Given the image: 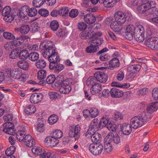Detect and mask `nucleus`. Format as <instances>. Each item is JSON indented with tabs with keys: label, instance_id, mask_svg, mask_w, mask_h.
<instances>
[{
	"label": "nucleus",
	"instance_id": "f257e3e1",
	"mask_svg": "<svg viewBox=\"0 0 158 158\" xmlns=\"http://www.w3.org/2000/svg\"><path fill=\"white\" fill-rule=\"evenodd\" d=\"M157 109H144L141 111L139 115L135 116L131 119L130 124L134 129L142 127L149 122L153 117L154 112Z\"/></svg>",
	"mask_w": 158,
	"mask_h": 158
},
{
	"label": "nucleus",
	"instance_id": "f03ea898",
	"mask_svg": "<svg viewBox=\"0 0 158 158\" xmlns=\"http://www.w3.org/2000/svg\"><path fill=\"white\" fill-rule=\"evenodd\" d=\"M72 80L70 78H67L65 80L62 76L57 77L55 82L56 87L60 86L59 89L60 92L64 94H69L71 91V85Z\"/></svg>",
	"mask_w": 158,
	"mask_h": 158
},
{
	"label": "nucleus",
	"instance_id": "7ed1b4c3",
	"mask_svg": "<svg viewBox=\"0 0 158 158\" xmlns=\"http://www.w3.org/2000/svg\"><path fill=\"white\" fill-rule=\"evenodd\" d=\"M137 10L141 14H143L148 10L149 12L151 15L156 14V10L155 2L153 1H148L147 3L139 6Z\"/></svg>",
	"mask_w": 158,
	"mask_h": 158
},
{
	"label": "nucleus",
	"instance_id": "20e7f679",
	"mask_svg": "<svg viewBox=\"0 0 158 158\" xmlns=\"http://www.w3.org/2000/svg\"><path fill=\"white\" fill-rule=\"evenodd\" d=\"M114 17L115 21L120 25L123 24L126 20L130 21L132 19V15L128 11L123 13L121 11H118L115 14Z\"/></svg>",
	"mask_w": 158,
	"mask_h": 158
},
{
	"label": "nucleus",
	"instance_id": "39448f33",
	"mask_svg": "<svg viewBox=\"0 0 158 158\" xmlns=\"http://www.w3.org/2000/svg\"><path fill=\"white\" fill-rule=\"evenodd\" d=\"M134 37L136 41L139 42L143 41L144 39V30L143 27L141 25L136 27L134 34Z\"/></svg>",
	"mask_w": 158,
	"mask_h": 158
},
{
	"label": "nucleus",
	"instance_id": "423d86ee",
	"mask_svg": "<svg viewBox=\"0 0 158 158\" xmlns=\"http://www.w3.org/2000/svg\"><path fill=\"white\" fill-rule=\"evenodd\" d=\"M81 128L78 125L75 127L70 126L69 128V136L71 138H74L75 140H77L80 137Z\"/></svg>",
	"mask_w": 158,
	"mask_h": 158
},
{
	"label": "nucleus",
	"instance_id": "0eeeda50",
	"mask_svg": "<svg viewBox=\"0 0 158 158\" xmlns=\"http://www.w3.org/2000/svg\"><path fill=\"white\" fill-rule=\"evenodd\" d=\"M98 120L97 119H94L93 120L91 124L85 134V136L89 138L91 136V133L98 130L100 128H101L99 125V123L98 124Z\"/></svg>",
	"mask_w": 158,
	"mask_h": 158
},
{
	"label": "nucleus",
	"instance_id": "6e6552de",
	"mask_svg": "<svg viewBox=\"0 0 158 158\" xmlns=\"http://www.w3.org/2000/svg\"><path fill=\"white\" fill-rule=\"evenodd\" d=\"M89 149L93 154L95 155H98L102 152L103 146L100 143H93L89 145Z\"/></svg>",
	"mask_w": 158,
	"mask_h": 158
},
{
	"label": "nucleus",
	"instance_id": "1a4fd4ad",
	"mask_svg": "<svg viewBox=\"0 0 158 158\" xmlns=\"http://www.w3.org/2000/svg\"><path fill=\"white\" fill-rule=\"evenodd\" d=\"M94 77L96 80L102 83H105L108 78L107 75L105 73L98 71L94 74Z\"/></svg>",
	"mask_w": 158,
	"mask_h": 158
},
{
	"label": "nucleus",
	"instance_id": "9d476101",
	"mask_svg": "<svg viewBox=\"0 0 158 158\" xmlns=\"http://www.w3.org/2000/svg\"><path fill=\"white\" fill-rule=\"evenodd\" d=\"M59 140L52 136H48L44 140L45 144L48 147L52 148L56 146L59 143Z\"/></svg>",
	"mask_w": 158,
	"mask_h": 158
},
{
	"label": "nucleus",
	"instance_id": "9b49d317",
	"mask_svg": "<svg viewBox=\"0 0 158 158\" xmlns=\"http://www.w3.org/2000/svg\"><path fill=\"white\" fill-rule=\"evenodd\" d=\"M49 68L50 69L54 70V72L56 73H58L64 68V66L58 62L50 63Z\"/></svg>",
	"mask_w": 158,
	"mask_h": 158
},
{
	"label": "nucleus",
	"instance_id": "f8f14e48",
	"mask_svg": "<svg viewBox=\"0 0 158 158\" xmlns=\"http://www.w3.org/2000/svg\"><path fill=\"white\" fill-rule=\"evenodd\" d=\"M121 131L123 134L126 135H129L132 131V127L130 124L125 123L120 126Z\"/></svg>",
	"mask_w": 158,
	"mask_h": 158
},
{
	"label": "nucleus",
	"instance_id": "ddd939ff",
	"mask_svg": "<svg viewBox=\"0 0 158 158\" xmlns=\"http://www.w3.org/2000/svg\"><path fill=\"white\" fill-rule=\"evenodd\" d=\"M43 95L40 93L32 94L30 97V100L32 103L37 104L41 102L43 98Z\"/></svg>",
	"mask_w": 158,
	"mask_h": 158
},
{
	"label": "nucleus",
	"instance_id": "4468645a",
	"mask_svg": "<svg viewBox=\"0 0 158 158\" xmlns=\"http://www.w3.org/2000/svg\"><path fill=\"white\" fill-rule=\"evenodd\" d=\"M110 138L108 137H106L104 139V150L107 153H109L113 149L112 147V144L110 141Z\"/></svg>",
	"mask_w": 158,
	"mask_h": 158
},
{
	"label": "nucleus",
	"instance_id": "2eb2a0df",
	"mask_svg": "<svg viewBox=\"0 0 158 158\" xmlns=\"http://www.w3.org/2000/svg\"><path fill=\"white\" fill-rule=\"evenodd\" d=\"M110 94L113 98H118L122 97L123 93L121 90L116 88H113L110 89Z\"/></svg>",
	"mask_w": 158,
	"mask_h": 158
},
{
	"label": "nucleus",
	"instance_id": "dca6fc26",
	"mask_svg": "<svg viewBox=\"0 0 158 158\" xmlns=\"http://www.w3.org/2000/svg\"><path fill=\"white\" fill-rule=\"evenodd\" d=\"M24 139L21 142H24L27 146L31 147L35 144V142L30 135L27 134L24 138Z\"/></svg>",
	"mask_w": 158,
	"mask_h": 158
},
{
	"label": "nucleus",
	"instance_id": "f3484780",
	"mask_svg": "<svg viewBox=\"0 0 158 158\" xmlns=\"http://www.w3.org/2000/svg\"><path fill=\"white\" fill-rule=\"evenodd\" d=\"M46 71L44 70H41L38 71L37 73L38 78L39 80H40L39 82V84L44 85V83L45 82V80H44L47 75Z\"/></svg>",
	"mask_w": 158,
	"mask_h": 158
},
{
	"label": "nucleus",
	"instance_id": "a211bd4d",
	"mask_svg": "<svg viewBox=\"0 0 158 158\" xmlns=\"http://www.w3.org/2000/svg\"><path fill=\"white\" fill-rule=\"evenodd\" d=\"M28 37L27 36L21 35L19 37H17L15 38L13 41L16 47L21 45L24 42L25 40L28 39Z\"/></svg>",
	"mask_w": 158,
	"mask_h": 158
},
{
	"label": "nucleus",
	"instance_id": "6ab92c4d",
	"mask_svg": "<svg viewBox=\"0 0 158 158\" xmlns=\"http://www.w3.org/2000/svg\"><path fill=\"white\" fill-rule=\"evenodd\" d=\"M84 21L88 24H92L96 21V17L92 13L87 14L84 17Z\"/></svg>",
	"mask_w": 158,
	"mask_h": 158
},
{
	"label": "nucleus",
	"instance_id": "aec40b11",
	"mask_svg": "<svg viewBox=\"0 0 158 158\" xmlns=\"http://www.w3.org/2000/svg\"><path fill=\"white\" fill-rule=\"evenodd\" d=\"M11 73V76L16 79H20L23 73L21 70L19 68L13 69Z\"/></svg>",
	"mask_w": 158,
	"mask_h": 158
},
{
	"label": "nucleus",
	"instance_id": "412c9836",
	"mask_svg": "<svg viewBox=\"0 0 158 158\" xmlns=\"http://www.w3.org/2000/svg\"><path fill=\"white\" fill-rule=\"evenodd\" d=\"M56 52V48L52 46V47L49 48L44 50L43 53L44 57L47 58L50 56L53 55Z\"/></svg>",
	"mask_w": 158,
	"mask_h": 158
},
{
	"label": "nucleus",
	"instance_id": "4be33fe9",
	"mask_svg": "<svg viewBox=\"0 0 158 158\" xmlns=\"http://www.w3.org/2000/svg\"><path fill=\"white\" fill-rule=\"evenodd\" d=\"M102 89V85L100 84L96 83L90 89V92L93 94L94 95L99 93Z\"/></svg>",
	"mask_w": 158,
	"mask_h": 158
},
{
	"label": "nucleus",
	"instance_id": "5701e85b",
	"mask_svg": "<svg viewBox=\"0 0 158 158\" xmlns=\"http://www.w3.org/2000/svg\"><path fill=\"white\" fill-rule=\"evenodd\" d=\"M91 137V140L93 143H100L101 139V136L99 133L94 132L93 133H91V136H89V137Z\"/></svg>",
	"mask_w": 158,
	"mask_h": 158
},
{
	"label": "nucleus",
	"instance_id": "b1692460",
	"mask_svg": "<svg viewBox=\"0 0 158 158\" xmlns=\"http://www.w3.org/2000/svg\"><path fill=\"white\" fill-rule=\"evenodd\" d=\"M111 135L109 134L106 137H108L109 138H110V141L111 143L117 145L120 143V139L119 137L118 136H114V135L113 133H111Z\"/></svg>",
	"mask_w": 158,
	"mask_h": 158
},
{
	"label": "nucleus",
	"instance_id": "393cba45",
	"mask_svg": "<svg viewBox=\"0 0 158 158\" xmlns=\"http://www.w3.org/2000/svg\"><path fill=\"white\" fill-rule=\"evenodd\" d=\"M111 121L110 120V118L108 116L106 115L104 116L101 119L99 122V125L102 128L105 126H106L107 127L108 124Z\"/></svg>",
	"mask_w": 158,
	"mask_h": 158
},
{
	"label": "nucleus",
	"instance_id": "a878e982",
	"mask_svg": "<svg viewBox=\"0 0 158 158\" xmlns=\"http://www.w3.org/2000/svg\"><path fill=\"white\" fill-rule=\"evenodd\" d=\"M53 46V44L51 41H45L41 43L40 48L42 50H45Z\"/></svg>",
	"mask_w": 158,
	"mask_h": 158
},
{
	"label": "nucleus",
	"instance_id": "bb28decb",
	"mask_svg": "<svg viewBox=\"0 0 158 158\" xmlns=\"http://www.w3.org/2000/svg\"><path fill=\"white\" fill-rule=\"evenodd\" d=\"M22 50L21 47H17L14 49L11 52L9 55V57L11 59H15L18 56L19 53Z\"/></svg>",
	"mask_w": 158,
	"mask_h": 158
},
{
	"label": "nucleus",
	"instance_id": "cd10ccee",
	"mask_svg": "<svg viewBox=\"0 0 158 158\" xmlns=\"http://www.w3.org/2000/svg\"><path fill=\"white\" fill-rule=\"evenodd\" d=\"M32 152L35 154L39 156L40 158H41V157L44 155V153H45V151L44 150L40 148H34L32 149Z\"/></svg>",
	"mask_w": 158,
	"mask_h": 158
},
{
	"label": "nucleus",
	"instance_id": "c85d7f7f",
	"mask_svg": "<svg viewBox=\"0 0 158 158\" xmlns=\"http://www.w3.org/2000/svg\"><path fill=\"white\" fill-rule=\"evenodd\" d=\"M20 52L18 55V57L19 59L25 60L28 57L29 54L27 50L23 49Z\"/></svg>",
	"mask_w": 158,
	"mask_h": 158
},
{
	"label": "nucleus",
	"instance_id": "c756f323",
	"mask_svg": "<svg viewBox=\"0 0 158 158\" xmlns=\"http://www.w3.org/2000/svg\"><path fill=\"white\" fill-rule=\"evenodd\" d=\"M26 134L25 130L18 131L16 134V137L18 140L21 142L22 141H23V140H24V138L27 135Z\"/></svg>",
	"mask_w": 158,
	"mask_h": 158
},
{
	"label": "nucleus",
	"instance_id": "7c9ffc66",
	"mask_svg": "<svg viewBox=\"0 0 158 158\" xmlns=\"http://www.w3.org/2000/svg\"><path fill=\"white\" fill-rule=\"evenodd\" d=\"M47 59H48L49 61L50 62V63L59 62L60 61V59L57 52L55 53L50 56Z\"/></svg>",
	"mask_w": 158,
	"mask_h": 158
},
{
	"label": "nucleus",
	"instance_id": "2f4dec72",
	"mask_svg": "<svg viewBox=\"0 0 158 158\" xmlns=\"http://www.w3.org/2000/svg\"><path fill=\"white\" fill-rule=\"evenodd\" d=\"M18 66L24 70H27L29 68V64L25 60H20L17 63Z\"/></svg>",
	"mask_w": 158,
	"mask_h": 158
},
{
	"label": "nucleus",
	"instance_id": "473e14b6",
	"mask_svg": "<svg viewBox=\"0 0 158 158\" xmlns=\"http://www.w3.org/2000/svg\"><path fill=\"white\" fill-rule=\"evenodd\" d=\"M111 28L114 31H120L122 30V27L120 25H118L116 21H114L110 24Z\"/></svg>",
	"mask_w": 158,
	"mask_h": 158
},
{
	"label": "nucleus",
	"instance_id": "72a5a7b5",
	"mask_svg": "<svg viewBox=\"0 0 158 158\" xmlns=\"http://www.w3.org/2000/svg\"><path fill=\"white\" fill-rule=\"evenodd\" d=\"M98 35H96L94 38H92V39L91 40L90 42L94 44V45H96L98 47V45L102 44L103 42V40L102 39H99Z\"/></svg>",
	"mask_w": 158,
	"mask_h": 158
},
{
	"label": "nucleus",
	"instance_id": "f704fd0d",
	"mask_svg": "<svg viewBox=\"0 0 158 158\" xmlns=\"http://www.w3.org/2000/svg\"><path fill=\"white\" fill-rule=\"evenodd\" d=\"M119 61L117 58H114L111 60L109 63V65L112 67L117 68L119 66Z\"/></svg>",
	"mask_w": 158,
	"mask_h": 158
},
{
	"label": "nucleus",
	"instance_id": "c9c22d12",
	"mask_svg": "<svg viewBox=\"0 0 158 158\" xmlns=\"http://www.w3.org/2000/svg\"><path fill=\"white\" fill-rule=\"evenodd\" d=\"M98 48L97 46L91 44L86 47V51L88 53H94L98 51Z\"/></svg>",
	"mask_w": 158,
	"mask_h": 158
},
{
	"label": "nucleus",
	"instance_id": "e433bc0d",
	"mask_svg": "<svg viewBox=\"0 0 158 158\" xmlns=\"http://www.w3.org/2000/svg\"><path fill=\"white\" fill-rule=\"evenodd\" d=\"M36 127V130L39 132L42 133L45 131V125L42 121L38 123Z\"/></svg>",
	"mask_w": 158,
	"mask_h": 158
},
{
	"label": "nucleus",
	"instance_id": "4c0bfd02",
	"mask_svg": "<svg viewBox=\"0 0 158 158\" xmlns=\"http://www.w3.org/2000/svg\"><path fill=\"white\" fill-rule=\"evenodd\" d=\"M141 69V66L139 64L132 65L128 68L127 70L130 72L136 73V72L139 71Z\"/></svg>",
	"mask_w": 158,
	"mask_h": 158
},
{
	"label": "nucleus",
	"instance_id": "58836bf2",
	"mask_svg": "<svg viewBox=\"0 0 158 158\" xmlns=\"http://www.w3.org/2000/svg\"><path fill=\"white\" fill-rule=\"evenodd\" d=\"M156 37H151L148 38L146 42V45L148 48L153 49L154 42Z\"/></svg>",
	"mask_w": 158,
	"mask_h": 158
},
{
	"label": "nucleus",
	"instance_id": "ea45409f",
	"mask_svg": "<svg viewBox=\"0 0 158 158\" xmlns=\"http://www.w3.org/2000/svg\"><path fill=\"white\" fill-rule=\"evenodd\" d=\"M58 119V116L56 115L53 114L49 117L48 122L50 125H52L56 123Z\"/></svg>",
	"mask_w": 158,
	"mask_h": 158
},
{
	"label": "nucleus",
	"instance_id": "a19ab883",
	"mask_svg": "<svg viewBox=\"0 0 158 158\" xmlns=\"http://www.w3.org/2000/svg\"><path fill=\"white\" fill-rule=\"evenodd\" d=\"M39 57V54L36 52H33L30 53L28 56L29 60L33 61L37 60Z\"/></svg>",
	"mask_w": 158,
	"mask_h": 158
},
{
	"label": "nucleus",
	"instance_id": "79ce46f5",
	"mask_svg": "<svg viewBox=\"0 0 158 158\" xmlns=\"http://www.w3.org/2000/svg\"><path fill=\"white\" fill-rule=\"evenodd\" d=\"M85 31L88 39L94 38L96 35L101 36L102 35V33L101 32H98L93 33L92 31L89 32L87 31Z\"/></svg>",
	"mask_w": 158,
	"mask_h": 158
},
{
	"label": "nucleus",
	"instance_id": "37998d69",
	"mask_svg": "<svg viewBox=\"0 0 158 158\" xmlns=\"http://www.w3.org/2000/svg\"><path fill=\"white\" fill-rule=\"evenodd\" d=\"M45 2V0H33L32 4L34 7L39 8L42 6Z\"/></svg>",
	"mask_w": 158,
	"mask_h": 158
},
{
	"label": "nucleus",
	"instance_id": "c03bdc74",
	"mask_svg": "<svg viewBox=\"0 0 158 158\" xmlns=\"http://www.w3.org/2000/svg\"><path fill=\"white\" fill-rule=\"evenodd\" d=\"M46 65V62L43 60H39L35 63L36 67L39 69H44Z\"/></svg>",
	"mask_w": 158,
	"mask_h": 158
},
{
	"label": "nucleus",
	"instance_id": "a18cd8bd",
	"mask_svg": "<svg viewBox=\"0 0 158 158\" xmlns=\"http://www.w3.org/2000/svg\"><path fill=\"white\" fill-rule=\"evenodd\" d=\"M15 151V146H10L6 149L5 154L7 156H10L14 154Z\"/></svg>",
	"mask_w": 158,
	"mask_h": 158
},
{
	"label": "nucleus",
	"instance_id": "49530a36",
	"mask_svg": "<svg viewBox=\"0 0 158 158\" xmlns=\"http://www.w3.org/2000/svg\"><path fill=\"white\" fill-rule=\"evenodd\" d=\"M30 30L29 26L27 25H24L19 28V31L22 34H27Z\"/></svg>",
	"mask_w": 158,
	"mask_h": 158
},
{
	"label": "nucleus",
	"instance_id": "de8ad7c7",
	"mask_svg": "<svg viewBox=\"0 0 158 158\" xmlns=\"http://www.w3.org/2000/svg\"><path fill=\"white\" fill-rule=\"evenodd\" d=\"M15 47H16L13 41L7 42L4 45V48L7 51L10 50Z\"/></svg>",
	"mask_w": 158,
	"mask_h": 158
},
{
	"label": "nucleus",
	"instance_id": "09e8293b",
	"mask_svg": "<svg viewBox=\"0 0 158 158\" xmlns=\"http://www.w3.org/2000/svg\"><path fill=\"white\" fill-rule=\"evenodd\" d=\"M59 27V23L56 20H53L50 23V27L53 31H56L58 29Z\"/></svg>",
	"mask_w": 158,
	"mask_h": 158
},
{
	"label": "nucleus",
	"instance_id": "8fccbe9b",
	"mask_svg": "<svg viewBox=\"0 0 158 158\" xmlns=\"http://www.w3.org/2000/svg\"><path fill=\"white\" fill-rule=\"evenodd\" d=\"M52 136L56 139L61 138L63 135V132L60 130H56L53 131L52 133Z\"/></svg>",
	"mask_w": 158,
	"mask_h": 158
},
{
	"label": "nucleus",
	"instance_id": "3c124183",
	"mask_svg": "<svg viewBox=\"0 0 158 158\" xmlns=\"http://www.w3.org/2000/svg\"><path fill=\"white\" fill-rule=\"evenodd\" d=\"M69 10L67 7H63L59 10V15L62 16H66L68 15Z\"/></svg>",
	"mask_w": 158,
	"mask_h": 158
},
{
	"label": "nucleus",
	"instance_id": "603ef678",
	"mask_svg": "<svg viewBox=\"0 0 158 158\" xmlns=\"http://www.w3.org/2000/svg\"><path fill=\"white\" fill-rule=\"evenodd\" d=\"M56 78V79L55 76L53 75H51L49 76L46 79V82L48 84H51L52 83H55V82Z\"/></svg>",
	"mask_w": 158,
	"mask_h": 158
},
{
	"label": "nucleus",
	"instance_id": "864d4df0",
	"mask_svg": "<svg viewBox=\"0 0 158 158\" xmlns=\"http://www.w3.org/2000/svg\"><path fill=\"white\" fill-rule=\"evenodd\" d=\"M3 131L6 133L14 135L15 134V130L14 128L5 127Z\"/></svg>",
	"mask_w": 158,
	"mask_h": 158
},
{
	"label": "nucleus",
	"instance_id": "5fc2aeb1",
	"mask_svg": "<svg viewBox=\"0 0 158 158\" xmlns=\"http://www.w3.org/2000/svg\"><path fill=\"white\" fill-rule=\"evenodd\" d=\"M96 80L95 78L93 77H89L86 81V84L88 86L93 85L96 83Z\"/></svg>",
	"mask_w": 158,
	"mask_h": 158
},
{
	"label": "nucleus",
	"instance_id": "6e6d98bb",
	"mask_svg": "<svg viewBox=\"0 0 158 158\" xmlns=\"http://www.w3.org/2000/svg\"><path fill=\"white\" fill-rule=\"evenodd\" d=\"M11 11V8L9 6H6L2 10V15L5 17V15L7 16L8 15L11 14L10 13Z\"/></svg>",
	"mask_w": 158,
	"mask_h": 158
},
{
	"label": "nucleus",
	"instance_id": "4d7b16f0",
	"mask_svg": "<svg viewBox=\"0 0 158 158\" xmlns=\"http://www.w3.org/2000/svg\"><path fill=\"white\" fill-rule=\"evenodd\" d=\"M56 155L54 152H47L44 153V155L41 156V158H56Z\"/></svg>",
	"mask_w": 158,
	"mask_h": 158
},
{
	"label": "nucleus",
	"instance_id": "13d9d810",
	"mask_svg": "<svg viewBox=\"0 0 158 158\" xmlns=\"http://www.w3.org/2000/svg\"><path fill=\"white\" fill-rule=\"evenodd\" d=\"M116 125L114 123V122L111 121L108 124L107 128L109 131L114 132L116 131Z\"/></svg>",
	"mask_w": 158,
	"mask_h": 158
},
{
	"label": "nucleus",
	"instance_id": "bf43d9fd",
	"mask_svg": "<svg viewBox=\"0 0 158 158\" xmlns=\"http://www.w3.org/2000/svg\"><path fill=\"white\" fill-rule=\"evenodd\" d=\"M28 11V15L31 17L35 16L37 13V10L35 7L30 8Z\"/></svg>",
	"mask_w": 158,
	"mask_h": 158
},
{
	"label": "nucleus",
	"instance_id": "052dcab7",
	"mask_svg": "<svg viewBox=\"0 0 158 158\" xmlns=\"http://www.w3.org/2000/svg\"><path fill=\"white\" fill-rule=\"evenodd\" d=\"M3 35L5 38L7 39L12 40L15 38V35L10 32H4L3 34Z\"/></svg>",
	"mask_w": 158,
	"mask_h": 158
},
{
	"label": "nucleus",
	"instance_id": "680f3d73",
	"mask_svg": "<svg viewBox=\"0 0 158 158\" xmlns=\"http://www.w3.org/2000/svg\"><path fill=\"white\" fill-rule=\"evenodd\" d=\"M135 29L136 27H135L133 25H129L127 26L126 28L125 32L129 33H133L134 34V32L135 30Z\"/></svg>",
	"mask_w": 158,
	"mask_h": 158
},
{
	"label": "nucleus",
	"instance_id": "e2e57ef3",
	"mask_svg": "<svg viewBox=\"0 0 158 158\" xmlns=\"http://www.w3.org/2000/svg\"><path fill=\"white\" fill-rule=\"evenodd\" d=\"M38 13L41 16L45 17L48 15L49 13L47 9H41L39 10Z\"/></svg>",
	"mask_w": 158,
	"mask_h": 158
},
{
	"label": "nucleus",
	"instance_id": "0e129e2a",
	"mask_svg": "<svg viewBox=\"0 0 158 158\" xmlns=\"http://www.w3.org/2000/svg\"><path fill=\"white\" fill-rule=\"evenodd\" d=\"M78 29L81 31H84L87 28V25L84 22H80L78 23L77 25Z\"/></svg>",
	"mask_w": 158,
	"mask_h": 158
},
{
	"label": "nucleus",
	"instance_id": "69168bd1",
	"mask_svg": "<svg viewBox=\"0 0 158 158\" xmlns=\"http://www.w3.org/2000/svg\"><path fill=\"white\" fill-rule=\"evenodd\" d=\"M26 49L29 50H35L38 48V45L36 44L31 45L27 44L25 45Z\"/></svg>",
	"mask_w": 158,
	"mask_h": 158
},
{
	"label": "nucleus",
	"instance_id": "338daca9",
	"mask_svg": "<svg viewBox=\"0 0 158 158\" xmlns=\"http://www.w3.org/2000/svg\"><path fill=\"white\" fill-rule=\"evenodd\" d=\"M78 14V11L77 9H73L69 13V16L72 18L77 17Z\"/></svg>",
	"mask_w": 158,
	"mask_h": 158
},
{
	"label": "nucleus",
	"instance_id": "774afa93",
	"mask_svg": "<svg viewBox=\"0 0 158 158\" xmlns=\"http://www.w3.org/2000/svg\"><path fill=\"white\" fill-rule=\"evenodd\" d=\"M152 96L155 100H158V88H154L152 91Z\"/></svg>",
	"mask_w": 158,
	"mask_h": 158
}]
</instances>
